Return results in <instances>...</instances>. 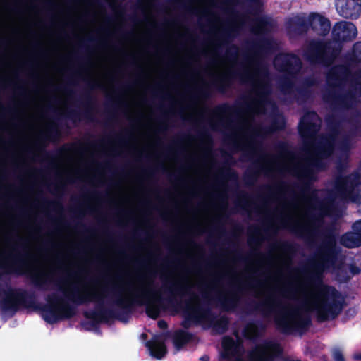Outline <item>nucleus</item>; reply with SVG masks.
<instances>
[{"instance_id": "nucleus-1", "label": "nucleus", "mask_w": 361, "mask_h": 361, "mask_svg": "<svg viewBox=\"0 0 361 361\" xmlns=\"http://www.w3.org/2000/svg\"><path fill=\"white\" fill-rule=\"evenodd\" d=\"M323 239L317 246L314 259L308 264L311 271L307 274L305 285L313 289L318 299L315 304L317 319L319 322L336 318L343 310V300L334 286L324 283V273L336 267L341 247L336 243V235L332 227H326L322 233Z\"/></svg>"}, {"instance_id": "nucleus-2", "label": "nucleus", "mask_w": 361, "mask_h": 361, "mask_svg": "<svg viewBox=\"0 0 361 361\" xmlns=\"http://www.w3.org/2000/svg\"><path fill=\"white\" fill-rule=\"evenodd\" d=\"M273 26L270 18L266 16L257 18L253 23L252 31L259 37L253 40L250 47L253 59L256 64V75L258 78L255 84V94L257 97L251 104H245L246 109L255 112H262L265 105L269 102V95L271 93V85L269 81L270 73L268 66L262 63L260 59L276 49V42L273 37L264 35L270 32Z\"/></svg>"}, {"instance_id": "nucleus-3", "label": "nucleus", "mask_w": 361, "mask_h": 361, "mask_svg": "<svg viewBox=\"0 0 361 361\" xmlns=\"http://www.w3.org/2000/svg\"><path fill=\"white\" fill-rule=\"evenodd\" d=\"M325 122L327 133L320 136V139L315 146V156L309 158L305 164L293 169V174L303 180L300 185H295V186L303 195L314 200H317V190L312 189V181L316 180L317 172L326 169L327 164L323 159H329L334 155L342 121L336 114H329L325 117Z\"/></svg>"}, {"instance_id": "nucleus-4", "label": "nucleus", "mask_w": 361, "mask_h": 361, "mask_svg": "<svg viewBox=\"0 0 361 361\" xmlns=\"http://www.w3.org/2000/svg\"><path fill=\"white\" fill-rule=\"evenodd\" d=\"M130 297L123 298L118 297L114 304L118 308L111 309L104 306H97V310L86 311L84 317L91 319L93 326L100 322H108L110 319H117L127 323L136 307H145L146 314L152 319H158V282H154L152 287H143L136 291H132Z\"/></svg>"}, {"instance_id": "nucleus-5", "label": "nucleus", "mask_w": 361, "mask_h": 361, "mask_svg": "<svg viewBox=\"0 0 361 361\" xmlns=\"http://www.w3.org/2000/svg\"><path fill=\"white\" fill-rule=\"evenodd\" d=\"M252 307V310L259 311L264 314L275 312L276 326L284 334H291L294 331L302 334L312 325V319L308 314L300 313L299 308L296 307L288 310L274 295H271L263 302L255 303Z\"/></svg>"}, {"instance_id": "nucleus-6", "label": "nucleus", "mask_w": 361, "mask_h": 361, "mask_svg": "<svg viewBox=\"0 0 361 361\" xmlns=\"http://www.w3.org/2000/svg\"><path fill=\"white\" fill-rule=\"evenodd\" d=\"M6 297L0 300V308L4 312H16L20 306L24 307H34L41 312V316L48 324H53L60 322L57 303L61 296L51 293L47 296V304L35 305V295L26 290L10 288L5 291Z\"/></svg>"}, {"instance_id": "nucleus-7", "label": "nucleus", "mask_w": 361, "mask_h": 361, "mask_svg": "<svg viewBox=\"0 0 361 361\" xmlns=\"http://www.w3.org/2000/svg\"><path fill=\"white\" fill-rule=\"evenodd\" d=\"M64 298L61 296V300L57 303L58 313L60 321L73 318L76 314V306L85 305L93 301L98 303L96 305L104 306L100 303L98 295L94 292L87 289H80L77 286L72 285L71 291L66 294L63 291Z\"/></svg>"}, {"instance_id": "nucleus-8", "label": "nucleus", "mask_w": 361, "mask_h": 361, "mask_svg": "<svg viewBox=\"0 0 361 361\" xmlns=\"http://www.w3.org/2000/svg\"><path fill=\"white\" fill-rule=\"evenodd\" d=\"M341 54V48H335L331 41L312 40L305 51V58L311 65L329 67Z\"/></svg>"}, {"instance_id": "nucleus-9", "label": "nucleus", "mask_w": 361, "mask_h": 361, "mask_svg": "<svg viewBox=\"0 0 361 361\" xmlns=\"http://www.w3.org/2000/svg\"><path fill=\"white\" fill-rule=\"evenodd\" d=\"M152 126H158V0H152Z\"/></svg>"}, {"instance_id": "nucleus-10", "label": "nucleus", "mask_w": 361, "mask_h": 361, "mask_svg": "<svg viewBox=\"0 0 361 361\" xmlns=\"http://www.w3.org/2000/svg\"><path fill=\"white\" fill-rule=\"evenodd\" d=\"M16 242V243L12 246V252L6 255V259L8 263L2 266V268L7 273L23 275L25 274L23 271L28 267L27 261L30 258V255L27 252L25 239L18 236Z\"/></svg>"}, {"instance_id": "nucleus-11", "label": "nucleus", "mask_w": 361, "mask_h": 361, "mask_svg": "<svg viewBox=\"0 0 361 361\" xmlns=\"http://www.w3.org/2000/svg\"><path fill=\"white\" fill-rule=\"evenodd\" d=\"M239 78L243 82L251 80L250 74L247 71H231L215 80L211 84H205L196 90L194 98L207 99L211 97V87H214L219 92H224L229 87L235 79Z\"/></svg>"}, {"instance_id": "nucleus-12", "label": "nucleus", "mask_w": 361, "mask_h": 361, "mask_svg": "<svg viewBox=\"0 0 361 361\" xmlns=\"http://www.w3.org/2000/svg\"><path fill=\"white\" fill-rule=\"evenodd\" d=\"M60 131L58 125L56 123L53 122L48 126L45 132L40 133L35 142V147L42 154L43 160L50 162L52 168L55 167V164L53 162L54 160L58 157L61 156L64 152L70 150L68 145H63L56 152H49L45 149L47 142L58 139Z\"/></svg>"}, {"instance_id": "nucleus-13", "label": "nucleus", "mask_w": 361, "mask_h": 361, "mask_svg": "<svg viewBox=\"0 0 361 361\" xmlns=\"http://www.w3.org/2000/svg\"><path fill=\"white\" fill-rule=\"evenodd\" d=\"M286 122L282 114H279L271 119V123L267 126H260L255 129L250 137L247 156L252 157L263 152L262 142L257 140V137H264L276 132L283 130L286 128Z\"/></svg>"}, {"instance_id": "nucleus-14", "label": "nucleus", "mask_w": 361, "mask_h": 361, "mask_svg": "<svg viewBox=\"0 0 361 361\" xmlns=\"http://www.w3.org/2000/svg\"><path fill=\"white\" fill-rule=\"evenodd\" d=\"M283 348L274 340L265 339L247 353V361H275L281 358Z\"/></svg>"}, {"instance_id": "nucleus-15", "label": "nucleus", "mask_w": 361, "mask_h": 361, "mask_svg": "<svg viewBox=\"0 0 361 361\" xmlns=\"http://www.w3.org/2000/svg\"><path fill=\"white\" fill-rule=\"evenodd\" d=\"M357 35V30L354 23L341 20L333 26L331 42L335 48H341V51L343 45L354 40Z\"/></svg>"}, {"instance_id": "nucleus-16", "label": "nucleus", "mask_w": 361, "mask_h": 361, "mask_svg": "<svg viewBox=\"0 0 361 361\" xmlns=\"http://www.w3.org/2000/svg\"><path fill=\"white\" fill-rule=\"evenodd\" d=\"M186 305L183 312V319L181 326L188 329L192 324H200L204 319H210L214 317V313L209 307H204L201 305L193 306L190 301H186Z\"/></svg>"}, {"instance_id": "nucleus-17", "label": "nucleus", "mask_w": 361, "mask_h": 361, "mask_svg": "<svg viewBox=\"0 0 361 361\" xmlns=\"http://www.w3.org/2000/svg\"><path fill=\"white\" fill-rule=\"evenodd\" d=\"M274 66L283 75L295 77L302 68V62L293 53H281L275 57Z\"/></svg>"}, {"instance_id": "nucleus-18", "label": "nucleus", "mask_w": 361, "mask_h": 361, "mask_svg": "<svg viewBox=\"0 0 361 361\" xmlns=\"http://www.w3.org/2000/svg\"><path fill=\"white\" fill-rule=\"evenodd\" d=\"M321 128V118L314 111L304 114L298 125V133L306 142L315 137Z\"/></svg>"}, {"instance_id": "nucleus-19", "label": "nucleus", "mask_w": 361, "mask_h": 361, "mask_svg": "<svg viewBox=\"0 0 361 361\" xmlns=\"http://www.w3.org/2000/svg\"><path fill=\"white\" fill-rule=\"evenodd\" d=\"M349 64L345 61L343 64L332 66L326 73V82L329 87L341 90L352 76V71Z\"/></svg>"}, {"instance_id": "nucleus-20", "label": "nucleus", "mask_w": 361, "mask_h": 361, "mask_svg": "<svg viewBox=\"0 0 361 361\" xmlns=\"http://www.w3.org/2000/svg\"><path fill=\"white\" fill-rule=\"evenodd\" d=\"M310 221L312 228L296 223L290 226V230L295 235L305 238L311 245L314 242V237L317 233V228L324 224V216L322 214H313L310 216Z\"/></svg>"}, {"instance_id": "nucleus-21", "label": "nucleus", "mask_w": 361, "mask_h": 361, "mask_svg": "<svg viewBox=\"0 0 361 361\" xmlns=\"http://www.w3.org/2000/svg\"><path fill=\"white\" fill-rule=\"evenodd\" d=\"M361 175L354 171L346 176L337 177L335 181V190L338 196L348 197L354 192L356 187L360 184Z\"/></svg>"}, {"instance_id": "nucleus-22", "label": "nucleus", "mask_w": 361, "mask_h": 361, "mask_svg": "<svg viewBox=\"0 0 361 361\" xmlns=\"http://www.w3.org/2000/svg\"><path fill=\"white\" fill-rule=\"evenodd\" d=\"M94 102L95 99L91 94L89 92H85L82 94V104L85 109L82 111L70 110L63 116L66 118L71 120L73 123L81 121L82 118L93 121Z\"/></svg>"}, {"instance_id": "nucleus-23", "label": "nucleus", "mask_w": 361, "mask_h": 361, "mask_svg": "<svg viewBox=\"0 0 361 361\" xmlns=\"http://www.w3.org/2000/svg\"><path fill=\"white\" fill-rule=\"evenodd\" d=\"M334 6L343 18L356 20L361 15V0H334Z\"/></svg>"}, {"instance_id": "nucleus-24", "label": "nucleus", "mask_w": 361, "mask_h": 361, "mask_svg": "<svg viewBox=\"0 0 361 361\" xmlns=\"http://www.w3.org/2000/svg\"><path fill=\"white\" fill-rule=\"evenodd\" d=\"M310 18L296 16L289 18L286 21V28L288 34L293 37L305 35L310 29Z\"/></svg>"}, {"instance_id": "nucleus-25", "label": "nucleus", "mask_w": 361, "mask_h": 361, "mask_svg": "<svg viewBox=\"0 0 361 361\" xmlns=\"http://www.w3.org/2000/svg\"><path fill=\"white\" fill-rule=\"evenodd\" d=\"M238 111V109L235 106H231L228 103L217 105L212 111H209L211 114L217 119L215 122L210 121L211 128L214 130H217L219 127H226L227 123L222 117L226 115L237 114Z\"/></svg>"}, {"instance_id": "nucleus-26", "label": "nucleus", "mask_w": 361, "mask_h": 361, "mask_svg": "<svg viewBox=\"0 0 361 361\" xmlns=\"http://www.w3.org/2000/svg\"><path fill=\"white\" fill-rule=\"evenodd\" d=\"M324 99L331 102L336 107L349 109L354 99V94L352 92L341 94L333 90L329 91L328 94L324 95Z\"/></svg>"}, {"instance_id": "nucleus-27", "label": "nucleus", "mask_w": 361, "mask_h": 361, "mask_svg": "<svg viewBox=\"0 0 361 361\" xmlns=\"http://www.w3.org/2000/svg\"><path fill=\"white\" fill-rule=\"evenodd\" d=\"M252 286V284H240L239 286H233V289L229 292L228 297H219L218 300L225 311H231L234 310L239 301V296L238 293H242V291L246 288H250Z\"/></svg>"}, {"instance_id": "nucleus-28", "label": "nucleus", "mask_w": 361, "mask_h": 361, "mask_svg": "<svg viewBox=\"0 0 361 361\" xmlns=\"http://www.w3.org/2000/svg\"><path fill=\"white\" fill-rule=\"evenodd\" d=\"M310 28L317 35L325 37L331 30V22L325 16L313 13L310 15Z\"/></svg>"}, {"instance_id": "nucleus-29", "label": "nucleus", "mask_w": 361, "mask_h": 361, "mask_svg": "<svg viewBox=\"0 0 361 361\" xmlns=\"http://www.w3.org/2000/svg\"><path fill=\"white\" fill-rule=\"evenodd\" d=\"M223 351L221 353V358L226 360H231L232 357L240 354L243 346L237 343L231 336H225L222 340Z\"/></svg>"}, {"instance_id": "nucleus-30", "label": "nucleus", "mask_w": 361, "mask_h": 361, "mask_svg": "<svg viewBox=\"0 0 361 361\" xmlns=\"http://www.w3.org/2000/svg\"><path fill=\"white\" fill-rule=\"evenodd\" d=\"M252 232L254 235L248 238V245L250 247L253 245L259 246L261 243L265 239L263 238V234L267 237H269L271 235H276V229L272 224H268L262 228L254 227Z\"/></svg>"}, {"instance_id": "nucleus-31", "label": "nucleus", "mask_w": 361, "mask_h": 361, "mask_svg": "<svg viewBox=\"0 0 361 361\" xmlns=\"http://www.w3.org/2000/svg\"><path fill=\"white\" fill-rule=\"evenodd\" d=\"M236 30L235 28H231L229 30H226L224 32L221 37V42L220 44H216V50L219 49L221 46H226V56L230 61L236 60L238 53L239 48L236 44H229L228 42V39L231 37V33L235 32Z\"/></svg>"}, {"instance_id": "nucleus-32", "label": "nucleus", "mask_w": 361, "mask_h": 361, "mask_svg": "<svg viewBox=\"0 0 361 361\" xmlns=\"http://www.w3.org/2000/svg\"><path fill=\"white\" fill-rule=\"evenodd\" d=\"M219 176L216 183L219 186L224 187L225 184L222 181L224 180H230L238 185V173L231 168V164L226 160L224 162L222 166L219 169Z\"/></svg>"}, {"instance_id": "nucleus-33", "label": "nucleus", "mask_w": 361, "mask_h": 361, "mask_svg": "<svg viewBox=\"0 0 361 361\" xmlns=\"http://www.w3.org/2000/svg\"><path fill=\"white\" fill-rule=\"evenodd\" d=\"M31 283L39 290H47V286L51 283V279L48 274L37 271L27 273Z\"/></svg>"}, {"instance_id": "nucleus-34", "label": "nucleus", "mask_w": 361, "mask_h": 361, "mask_svg": "<svg viewBox=\"0 0 361 361\" xmlns=\"http://www.w3.org/2000/svg\"><path fill=\"white\" fill-rule=\"evenodd\" d=\"M169 293H170L169 297V303L172 306L180 307L181 305V302L178 297L182 298L187 294L193 293L191 292L186 286L177 283L172 286Z\"/></svg>"}, {"instance_id": "nucleus-35", "label": "nucleus", "mask_w": 361, "mask_h": 361, "mask_svg": "<svg viewBox=\"0 0 361 361\" xmlns=\"http://www.w3.org/2000/svg\"><path fill=\"white\" fill-rule=\"evenodd\" d=\"M263 188L267 191L266 200H275L282 197V195L289 190V185L285 181H279L273 186L264 185Z\"/></svg>"}, {"instance_id": "nucleus-36", "label": "nucleus", "mask_w": 361, "mask_h": 361, "mask_svg": "<svg viewBox=\"0 0 361 361\" xmlns=\"http://www.w3.org/2000/svg\"><path fill=\"white\" fill-rule=\"evenodd\" d=\"M351 131L352 125H350L348 133L344 135L338 142L336 141V151H339L342 154L345 155L346 157L348 156L353 147V139L357 137V134H353Z\"/></svg>"}, {"instance_id": "nucleus-37", "label": "nucleus", "mask_w": 361, "mask_h": 361, "mask_svg": "<svg viewBox=\"0 0 361 361\" xmlns=\"http://www.w3.org/2000/svg\"><path fill=\"white\" fill-rule=\"evenodd\" d=\"M268 171V169L259 161H256L254 166L244 173L245 183L249 185L254 184L261 173H267Z\"/></svg>"}, {"instance_id": "nucleus-38", "label": "nucleus", "mask_w": 361, "mask_h": 361, "mask_svg": "<svg viewBox=\"0 0 361 361\" xmlns=\"http://www.w3.org/2000/svg\"><path fill=\"white\" fill-rule=\"evenodd\" d=\"M128 105L125 101L121 99L119 96H115L113 98L109 99V102L106 103V109L109 113V117L106 124L107 125L110 122L115 121L116 116L113 111H115L118 109L127 108Z\"/></svg>"}, {"instance_id": "nucleus-39", "label": "nucleus", "mask_w": 361, "mask_h": 361, "mask_svg": "<svg viewBox=\"0 0 361 361\" xmlns=\"http://www.w3.org/2000/svg\"><path fill=\"white\" fill-rule=\"evenodd\" d=\"M341 244L348 248L361 246V231H353L344 233L341 238Z\"/></svg>"}, {"instance_id": "nucleus-40", "label": "nucleus", "mask_w": 361, "mask_h": 361, "mask_svg": "<svg viewBox=\"0 0 361 361\" xmlns=\"http://www.w3.org/2000/svg\"><path fill=\"white\" fill-rule=\"evenodd\" d=\"M204 322H209L212 326V329L219 334H225L229 326V319L226 315H222L217 318L214 314V317L210 319H204Z\"/></svg>"}, {"instance_id": "nucleus-41", "label": "nucleus", "mask_w": 361, "mask_h": 361, "mask_svg": "<svg viewBox=\"0 0 361 361\" xmlns=\"http://www.w3.org/2000/svg\"><path fill=\"white\" fill-rule=\"evenodd\" d=\"M140 338L145 342V345L149 355L154 358L158 359V334H153L152 338L147 341L148 335L146 333H142Z\"/></svg>"}, {"instance_id": "nucleus-42", "label": "nucleus", "mask_w": 361, "mask_h": 361, "mask_svg": "<svg viewBox=\"0 0 361 361\" xmlns=\"http://www.w3.org/2000/svg\"><path fill=\"white\" fill-rule=\"evenodd\" d=\"M192 338V334L184 330H178L175 331L173 336V343L175 348L179 350L185 344L189 343Z\"/></svg>"}, {"instance_id": "nucleus-43", "label": "nucleus", "mask_w": 361, "mask_h": 361, "mask_svg": "<svg viewBox=\"0 0 361 361\" xmlns=\"http://www.w3.org/2000/svg\"><path fill=\"white\" fill-rule=\"evenodd\" d=\"M345 61L353 66L361 63V42H355L352 49V52L345 56Z\"/></svg>"}, {"instance_id": "nucleus-44", "label": "nucleus", "mask_w": 361, "mask_h": 361, "mask_svg": "<svg viewBox=\"0 0 361 361\" xmlns=\"http://www.w3.org/2000/svg\"><path fill=\"white\" fill-rule=\"evenodd\" d=\"M275 151L281 157H288L292 155L290 145L286 141H279L274 145Z\"/></svg>"}, {"instance_id": "nucleus-45", "label": "nucleus", "mask_w": 361, "mask_h": 361, "mask_svg": "<svg viewBox=\"0 0 361 361\" xmlns=\"http://www.w3.org/2000/svg\"><path fill=\"white\" fill-rule=\"evenodd\" d=\"M274 247L286 253H294L295 247L288 241H277L274 243Z\"/></svg>"}, {"instance_id": "nucleus-46", "label": "nucleus", "mask_w": 361, "mask_h": 361, "mask_svg": "<svg viewBox=\"0 0 361 361\" xmlns=\"http://www.w3.org/2000/svg\"><path fill=\"white\" fill-rule=\"evenodd\" d=\"M257 334V324L255 322L248 323L243 331V336L248 340H250L253 336Z\"/></svg>"}, {"instance_id": "nucleus-47", "label": "nucleus", "mask_w": 361, "mask_h": 361, "mask_svg": "<svg viewBox=\"0 0 361 361\" xmlns=\"http://www.w3.org/2000/svg\"><path fill=\"white\" fill-rule=\"evenodd\" d=\"M239 197L240 200L235 203L236 207L247 212L248 207H250L248 200L251 198V195H248L245 192H241Z\"/></svg>"}, {"instance_id": "nucleus-48", "label": "nucleus", "mask_w": 361, "mask_h": 361, "mask_svg": "<svg viewBox=\"0 0 361 361\" xmlns=\"http://www.w3.org/2000/svg\"><path fill=\"white\" fill-rule=\"evenodd\" d=\"M293 78L294 77L283 75V77L280 80L279 86L283 93L290 92L293 88V82L292 81V78Z\"/></svg>"}, {"instance_id": "nucleus-49", "label": "nucleus", "mask_w": 361, "mask_h": 361, "mask_svg": "<svg viewBox=\"0 0 361 361\" xmlns=\"http://www.w3.org/2000/svg\"><path fill=\"white\" fill-rule=\"evenodd\" d=\"M312 95V91L307 87H299L297 89L298 101L306 102Z\"/></svg>"}, {"instance_id": "nucleus-50", "label": "nucleus", "mask_w": 361, "mask_h": 361, "mask_svg": "<svg viewBox=\"0 0 361 361\" xmlns=\"http://www.w3.org/2000/svg\"><path fill=\"white\" fill-rule=\"evenodd\" d=\"M349 123L352 125V133H356L357 137L361 138V118L356 117L355 118H351L349 121Z\"/></svg>"}, {"instance_id": "nucleus-51", "label": "nucleus", "mask_w": 361, "mask_h": 361, "mask_svg": "<svg viewBox=\"0 0 361 361\" xmlns=\"http://www.w3.org/2000/svg\"><path fill=\"white\" fill-rule=\"evenodd\" d=\"M302 291L301 286L298 287L293 284H290L285 290H283V294L286 296L294 297L298 293Z\"/></svg>"}, {"instance_id": "nucleus-52", "label": "nucleus", "mask_w": 361, "mask_h": 361, "mask_svg": "<svg viewBox=\"0 0 361 361\" xmlns=\"http://www.w3.org/2000/svg\"><path fill=\"white\" fill-rule=\"evenodd\" d=\"M42 202L44 204H46L47 206L49 207H52L56 209H63V205L61 202L56 201V200H48L47 199L43 197L42 199Z\"/></svg>"}, {"instance_id": "nucleus-53", "label": "nucleus", "mask_w": 361, "mask_h": 361, "mask_svg": "<svg viewBox=\"0 0 361 361\" xmlns=\"http://www.w3.org/2000/svg\"><path fill=\"white\" fill-rule=\"evenodd\" d=\"M199 136L204 142L209 143L210 146L212 145L213 140L212 135L207 130L204 129L201 130L199 133Z\"/></svg>"}, {"instance_id": "nucleus-54", "label": "nucleus", "mask_w": 361, "mask_h": 361, "mask_svg": "<svg viewBox=\"0 0 361 361\" xmlns=\"http://www.w3.org/2000/svg\"><path fill=\"white\" fill-rule=\"evenodd\" d=\"M332 357L334 361H345L342 351L338 348H335L333 349Z\"/></svg>"}, {"instance_id": "nucleus-55", "label": "nucleus", "mask_w": 361, "mask_h": 361, "mask_svg": "<svg viewBox=\"0 0 361 361\" xmlns=\"http://www.w3.org/2000/svg\"><path fill=\"white\" fill-rule=\"evenodd\" d=\"M133 262L135 268L136 269V272L137 274H140L141 270L143 269L146 266V263H145V260H143L142 259L136 258V259H134L133 260Z\"/></svg>"}, {"instance_id": "nucleus-56", "label": "nucleus", "mask_w": 361, "mask_h": 361, "mask_svg": "<svg viewBox=\"0 0 361 361\" xmlns=\"http://www.w3.org/2000/svg\"><path fill=\"white\" fill-rule=\"evenodd\" d=\"M124 57L128 61V63L131 67L137 66V61L135 54H125Z\"/></svg>"}, {"instance_id": "nucleus-57", "label": "nucleus", "mask_w": 361, "mask_h": 361, "mask_svg": "<svg viewBox=\"0 0 361 361\" xmlns=\"http://www.w3.org/2000/svg\"><path fill=\"white\" fill-rule=\"evenodd\" d=\"M332 204L331 200H325L322 202L321 204V210L326 214L331 210Z\"/></svg>"}, {"instance_id": "nucleus-58", "label": "nucleus", "mask_w": 361, "mask_h": 361, "mask_svg": "<svg viewBox=\"0 0 361 361\" xmlns=\"http://www.w3.org/2000/svg\"><path fill=\"white\" fill-rule=\"evenodd\" d=\"M167 353V348L164 342L159 337V360H161Z\"/></svg>"}, {"instance_id": "nucleus-59", "label": "nucleus", "mask_w": 361, "mask_h": 361, "mask_svg": "<svg viewBox=\"0 0 361 361\" xmlns=\"http://www.w3.org/2000/svg\"><path fill=\"white\" fill-rule=\"evenodd\" d=\"M316 83V80L314 78H306L303 82V87H307L310 89V87L314 86Z\"/></svg>"}, {"instance_id": "nucleus-60", "label": "nucleus", "mask_w": 361, "mask_h": 361, "mask_svg": "<svg viewBox=\"0 0 361 361\" xmlns=\"http://www.w3.org/2000/svg\"><path fill=\"white\" fill-rule=\"evenodd\" d=\"M214 231L221 236H224L227 234L226 229L222 224L216 226L214 227Z\"/></svg>"}, {"instance_id": "nucleus-61", "label": "nucleus", "mask_w": 361, "mask_h": 361, "mask_svg": "<svg viewBox=\"0 0 361 361\" xmlns=\"http://www.w3.org/2000/svg\"><path fill=\"white\" fill-rule=\"evenodd\" d=\"M174 1L178 5V6L188 12H192V10L190 7L185 5L184 0H174Z\"/></svg>"}, {"instance_id": "nucleus-62", "label": "nucleus", "mask_w": 361, "mask_h": 361, "mask_svg": "<svg viewBox=\"0 0 361 361\" xmlns=\"http://www.w3.org/2000/svg\"><path fill=\"white\" fill-rule=\"evenodd\" d=\"M349 270L353 275H357L361 272V269L355 264H350Z\"/></svg>"}, {"instance_id": "nucleus-63", "label": "nucleus", "mask_w": 361, "mask_h": 361, "mask_svg": "<svg viewBox=\"0 0 361 361\" xmlns=\"http://www.w3.org/2000/svg\"><path fill=\"white\" fill-rule=\"evenodd\" d=\"M88 85L91 90H98V89L102 90L103 89V85H101L100 83L96 82H89Z\"/></svg>"}, {"instance_id": "nucleus-64", "label": "nucleus", "mask_w": 361, "mask_h": 361, "mask_svg": "<svg viewBox=\"0 0 361 361\" xmlns=\"http://www.w3.org/2000/svg\"><path fill=\"white\" fill-rule=\"evenodd\" d=\"M353 231H361V219L356 221L352 225Z\"/></svg>"}]
</instances>
